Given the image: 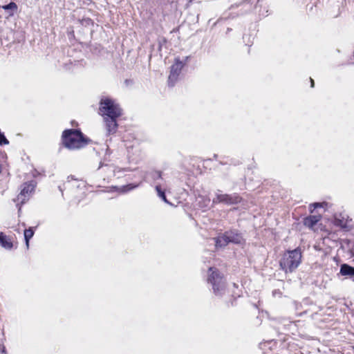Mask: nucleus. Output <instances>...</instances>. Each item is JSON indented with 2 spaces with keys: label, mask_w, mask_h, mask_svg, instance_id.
<instances>
[{
  "label": "nucleus",
  "mask_w": 354,
  "mask_h": 354,
  "mask_svg": "<svg viewBox=\"0 0 354 354\" xmlns=\"http://www.w3.org/2000/svg\"><path fill=\"white\" fill-rule=\"evenodd\" d=\"M100 113L104 118H117L122 114V110L112 100L106 98L101 100Z\"/></svg>",
  "instance_id": "7ed1b4c3"
},
{
  "label": "nucleus",
  "mask_w": 354,
  "mask_h": 354,
  "mask_svg": "<svg viewBox=\"0 0 354 354\" xmlns=\"http://www.w3.org/2000/svg\"><path fill=\"white\" fill-rule=\"evenodd\" d=\"M301 261V251L299 249H295L283 254L280 260V266L286 272H291L299 266Z\"/></svg>",
  "instance_id": "f257e3e1"
},
{
  "label": "nucleus",
  "mask_w": 354,
  "mask_h": 354,
  "mask_svg": "<svg viewBox=\"0 0 354 354\" xmlns=\"http://www.w3.org/2000/svg\"><path fill=\"white\" fill-rule=\"evenodd\" d=\"M62 137L64 146L70 149H80L86 144L82 133L77 130H66Z\"/></svg>",
  "instance_id": "f03ea898"
},
{
  "label": "nucleus",
  "mask_w": 354,
  "mask_h": 354,
  "mask_svg": "<svg viewBox=\"0 0 354 354\" xmlns=\"http://www.w3.org/2000/svg\"><path fill=\"white\" fill-rule=\"evenodd\" d=\"M211 273L208 277V281L213 286L214 292L218 294L221 290L225 288V282L223 277L216 272V270H213L212 268H209Z\"/></svg>",
  "instance_id": "20e7f679"
},
{
  "label": "nucleus",
  "mask_w": 354,
  "mask_h": 354,
  "mask_svg": "<svg viewBox=\"0 0 354 354\" xmlns=\"http://www.w3.org/2000/svg\"><path fill=\"white\" fill-rule=\"evenodd\" d=\"M227 241L228 243H241L242 237L237 233L230 231L225 233Z\"/></svg>",
  "instance_id": "6e6552de"
},
{
  "label": "nucleus",
  "mask_w": 354,
  "mask_h": 354,
  "mask_svg": "<svg viewBox=\"0 0 354 354\" xmlns=\"http://www.w3.org/2000/svg\"><path fill=\"white\" fill-rule=\"evenodd\" d=\"M241 201V198L237 195L217 194L213 199V203H223L227 205L238 203Z\"/></svg>",
  "instance_id": "39448f33"
},
{
  "label": "nucleus",
  "mask_w": 354,
  "mask_h": 354,
  "mask_svg": "<svg viewBox=\"0 0 354 354\" xmlns=\"http://www.w3.org/2000/svg\"><path fill=\"white\" fill-rule=\"evenodd\" d=\"M310 83H311V87H314L315 82L312 78H310Z\"/></svg>",
  "instance_id": "6ab92c4d"
},
{
  "label": "nucleus",
  "mask_w": 354,
  "mask_h": 354,
  "mask_svg": "<svg viewBox=\"0 0 354 354\" xmlns=\"http://www.w3.org/2000/svg\"><path fill=\"white\" fill-rule=\"evenodd\" d=\"M156 190L158 192V195L159 197H160L166 203H168L167 198H166V196H165V192L161 190V188H160V185H157L156 186Z\"/></svg>",
  "instance_id": "2eb2a0df"
},
{
  "label": "nucleus",
  "mask_w": 354,
  "mask_h": 354,
  "mask_svg": "<svg viewBox=\"0 0 354 354\" xmlns=\"http://www.w3.org/2000/svg\"><path fill=\"white\" fill-rule=\"evenodd\" d=\"M4 10H17V6L15 3L14 2H10V3L6 5V6H3L2 7Z\"/></svg>",
  "instance_id": "dca6fc26"
},
{
  "label": "nucleus",
  "mask_w": 354,
  "mask_h": 354,
  "mask_svg": "<svg viewBox=\"0 0 354 354\" xmlns=\"http://www.w3.org/2000/svg\"><path fill=\"white\" fill-rule=\"evenodd\" d=\"M33 235H34V232L31 227L24 230V239L26 241V245L27 248H29V241L32 237Z\"/></svg>",
  "instance_id": "4468645a"
},
{
  "label": "nucleus",
  "mask_w": 354,
  "mask_h": 354,
  "mask_svg": "<svg viewBox=\"0 0 354 354\" xmlns=\"http://www.w3.org/2000/svg\"><path fill=\"white\" fill-rule=\"evenodd\" d=\"M106 122L107 131L109 133H113L115 131L117 127L116 118H104Z\"/></svg>",
  "instance_id": "1a4fd4ad"
},
{
  "label": "nucleus",
  "mask_w": 354,
  "mask_h": 354,
  "mask_svg": "<svg viewBox=\"0 0 354 354\" xmlns=\"http://www.w3.org/2000/svg\"><path fill=\"white\" fill-rule=\"evenodd\" d=\"M183 67V64L182 62L179 60V59H176V62L171 67V72L169 76V83L172 84L176 80L178 76L179 75L182 68Z\"/></svg>",
  "instance_id": "0eeeda50"
},
{
  "label": "nucleus",
  "mask_w": 354,
  "mask_h": 354,
  "mask_svg": "<svg viewBox=\"0 0 354 354\" xmlns=\"http://www.w3.org/2000/svg\"><path fill=\"white\" fill-rule=\"evenodd\" d=\"M321 205H322L320 203H315L312 204L310 206H313L314 208H317L318 207H321Z\"/></svg>",
  "instance_id": "a211bd4d"
},
{
  "label": "nucleus",
  "mask_w": 354,
  "mask_h": 354,
  "mask_svg": "<svg viewBox=\"0 0 354 354\" xmlns=\"http://www.w3.org/2000/svg\"><path fill=\"white\" fill-rule=\"evenodd\" d=\"M319 220L320 216H310L304 219V225L310 228H312Z\"/></svg>",
  "instance_id": "9b49d317"
},
{
  "label": "nucleus",
  "mask_w": 354,
  "mask_h": 354,
  "mask_svg": "<svg viewBox=\"0 0 354 354\" xmlns=\"http://www.w3.org/2000/svg\"><path fill=\"white\" fill-rule=\"evenodd\" d=\"M0 243L3 248L6 249H10L12 247V242L2 232H0Z\"/></svg>",
  "instance_id": "f8f14e48"
},
{
  "label": "nucleus",
  "mask_w": 354,
  "mask_h": 354,
  "mask_svg": "<svg viewBox=\"0 0 354 354\" xmlns=\"http://www.w3.org/2000/svg\"><path fill=\"white\" fill-rule=\"evenodd\" d=\"M340 274L343 276H354V268L347 264H342L340 268Z\"/></svg>",
  "instance_id": "9d476101"
},
{
  "label": "nucleus",
  "mask_w": 354,
  "mask_h": 354,
  "mask_svg": "<svg viewBox=\"0 0 354 354\" xmlns=\"http://www.w3.org/2000/svg\"><path fill=\"white\" fill-rule=\"evenodd\" d=\"M214 240L215 241V245L216 248L224 247L228 243L225 234L223 236L214 238Z\"/></svg>",
  "instance_id": "ddd939ff"
},
{
  "label": "nucleus",
  "mask_w": 354,
  "mask_h": 354,
  "mask_svg": "<svg viewBox=\"0 0 354 354\" xmlns=\"http://www.w3.org/2000/svg\"><path fill=\"white\" fill-rule=\"evenodd\" d=\"M1 351H2V353H5V347L4 346L2 347Z\"/></svg>",
  "instance_id": "aec40b11"
},
{
  "label": "nucleus",
  "mask_w": 354,
  "mask_h": 354,
  "mask_svg": "<svg viewBox=\"0 0 354 354\" xmlns=\"http://www.w3.org/2000/svg\"><path fill=\"white\" fill-rule=\"evenodd\" d=\"M153 180H156L162 178V172L160 171H155L151 174Z\"/></svg>",
  "instance_id": "f3484780"
},
{
  "label": "nucleus",
  "mask_w": 354,
  "mask_h": 354,
  "mask_svg": "<svg viewBox=\"0 0 354 354\" xmlns=\"http://www.w3.org/2000/svg\"><path fill=\"white\" fill-rule=\"evenodd\" d=\"M35 187V185L32 182L25 183L20 194L17 196V201L21 204L25 203L30 194L33 192Z\"/></svg>",
  "instance_id": "423d86ee"
}]
</instances>
